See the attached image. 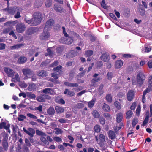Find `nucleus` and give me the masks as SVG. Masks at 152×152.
<instances>
[{
	"label": "nucleus",
	"instance_id": "19",
	"mask_svg": "<svg viewBox=\"0 0 152 152\" xmlns=\"http://www.w3.org/2000/svg\"><path fill=\"white\" fill-rule=\"evenodd\" d=\"M37 74L39 77H45L47 75L46 72L43 70L38 71Z\"/></svg>",
	"mask_w": 152,
	"mask_h": 152
},
{
	"label": "nucleus",
	"instance_id": "24",
	"mask_svg": "<svg viewBox=\"0 0 152 152\" xmlns=\"http://www.w3.org/2000/svg\"><path fill=\"white\" fill-rule=\"evenodd\" d=\"M43 3V0H36L34 4L35 8H38L41 7Z\"/></svg>",
	"mask_w": 152,
	"mask_h": 152
},
{
	"label": "nucleus",
	"instance_id": "35",
	"mask_svg": "<svg viewBox=\"0 0 152 152\" xmlns=\"http://www.w3.org/2000/svg\"><path fill=\"white\" fill-rule=\"evenodd\" d=\"M105 98L106 100L108 102L110 103L112 102V99L111 94H107Z\"/></svg>",
	"mask_w": 152,
	"mask_h": 152
},
{
	"label": "nucleus",
	"instance_id": "9",
	"mask_svg": "<svg viewBox=\"0 0 152 152\" xmlns=\"http://www.w3.org/2000/svg\"><path fill=\"white\" fill-rule=\"evenodd\" d=\"M49 30L48 29L45 30L44 28L42 35L40 36V39L42 40H45L49 38L50 36V33L48 31Z\"/></svg>",
	"mask_w": 152,
	"mask_h": 152
},
{
	"label": "nucleus",
	"instance_id": "25",
	"mask_svg": "<svg viewBox=\"0 0 152 152\" xmlns=\"http://www.w3.org/2000/svg\"><path fill=\"white\" fill-rule=\"evenodd\" d=\"M27 58L25 57L21 56L18 58V62L20 64H23L26 62Z\"/></svg>",
	"mask_w": 152,
	"mask_h": 152
},
{
	"label": "nucleus",
	"instance_id": "53",
	"mask_svg": "<svg viewBox=\"0 0 152 152\" xmlns=\"http://www.w3.org/2000/svg\"><path fill=\"white\" fill-rule=\"evenodd\" d=\"M125 93L124 92H119L117 94V96L119 98H122L124 97Z\"/></svg>",
	"mask_w": 152,
	"mask_h": 152
},
{
	"label": "nucleus",
	"instance_id": "29",
	"mask_svg": "<svg viewBox=\"0 0 152 152\" xmlns=\"http://www.w3.org/2000/svg\"><path fill=\"white\" fill-rule=\"evenodd\" d=\"M47 112L50 115H53L55 113V111L53 107H50L48 109Z\"/></svg>",
	"mask_w": 152,
	"mask_h": 152
},
{
	"label": "nucleus",
	"instance_id": "38",
	"mask_svg": "<svg viewBox=\"0 0 152 152\" xmlns=\"http://www.w3.org/2000/svg\"><path fill=\"white\" fill-rule=\"evenodd\" d=\"M102 109L104 111H109L110 110V108L108 104L104 103L102 106Z\"/></svg>",
	"mask_w": 152,
	"mask_h": 152
},
{
	"label": "nucleus",
	"instance_id": "55",
	"mask_svg": "<svg viewBox=\"0 0 152 152\" xmlns=\"http://www.w3.org/2000/svg\"><path fill=\"white\" fill-rule=\"evenodd\" d=\"M27 116L32 119H37V117L33 114H32L31 113H28L27 114Z\"/></svg>",
	"mask_w": 152,
	"mask_h": 152
},
{
	"label": "nucleus",
	"instance_id": "39",
	"mask_svg": "<svg viewBox=\"0 0 152 152\" xmlns=\"http://www.w3.org/2000/svg\"><path fill=\"white\" fill-rule=\"evenodd\" d=\"M93 53V51L91 50H88L87 51H86L85 53V56L86 57L90 56Z\"/></svg>",
	"mask_w": 152,
	"mask_h": 152
},
{
	"label": "nucleus",
	"instance_id": "20",
	"mask_svg": "<svg viewBox=\"0 0 152 152\" xmlns=\"http://www.w3.org/2000/svg\"><path fill=\"white\" fill-rule=\"evenodd\" d=\"M33 17L35 18L42 20V14L39 12H34L33 15Z\"/></svg>",
	"mask_w": 152,
	"mask_h": 152
},
{
	"label": "nucleus",
	"instance_id": "47",
	"mask_svg": "<svg viewBox=\"0 0 152 152\" xmlns=\"http://www.w3.org/2000/svg\"><path fill=\"white\" fill-rule=\"evenodd\" d=\"M52 4V0H46L45 2V6L47 7H50Z\"/></svg>",
	"mask_w": 152,
	"mask_h": 152
},
{
	"label": "nucleus",
	"instance_id": "22",
	"mask_svg": "<svg viewBox=\"0 0 152 152\" xmlns=\"http://www.w3.org/2000/svg\"><path fill=\"white\" fill-rule=\"evenodd\" d=\"M140 14L142 16H144L145 14V11L143 9L142 6V5H139L138 9Z\"/></svg>",
	"mask_w": 152,
	"mask_h": 152
},
{
	"label": "nucleus",
	"instance_id": "54",
	"mask_svg": "<svg viewBox=\"0 0 152 152\" xmlns=\"http://www.w3.org/2000/svg\"><path fill=\"white\" fill-rule=\"evenodd\" d=\"M113 77V74L112 72H109L107 73V77L108 80H111Z\"/></svg>",
	"mask_w": 152,
	"mask_h": 152
},
{
	"label": "nucleus",
	"instance_id": "59",
	"mask_svg": "<svg viewBox=\"0 0 152 152\" xmlns=\"http://www.w3.org/2000/svg\"><path fill=\"white\" fill-rule=\"evenodd\" d=\"M73 40L71 38H69L68 39L66 40V42H65V43L69 45L71 44L73 42Z\"/></svg>",
	"mask_w": 152,
	"mask_h": 152
},
{
	"label": "nucleus",
	"instance_id": "33",
	"mask_svg": "<svg viewBox=\"0 0 152 152\" xmlns=\"http://www.w3.org/2000/svg\"><path fill=\"white\" fill-rule=\"evenodd\" d=\"M27 96L28 98L32 99H35L36 96L34 94H32L31 92H27Z\"/></svg>",
	"mask_w": 152,
	"mask_h": 152
},
{
	"label": "nucleus",
	"instance_id": "5",
	"mask_svg": "<svg viewBox=\"0 0 152 152\" xmlns=\"http://www.w3.org/2000/svg\"><path fill=\"white\" fill-rule=\"evenodd\" d=\"M23 129L24 132L30 137H33L35 133V130L32 128H29L26 129L23 127Z\"/></svg>",
	"mask_w": 152,
	"mask_h": 152
},
{
	"label": "nucleus",
	"instance_id": "12",
	"mask_svg": "<svg viewBox=\"0 0 152 152\" xmlns=\"http://www.w3.org/2000/svg\"><path fill=\"white\" fill-rule=\"evenodd\" d=\"M62 67L61 65H59L57 66L54 68L53 70L54 72L58 74L59 75L62 74Z\"/></svg>",
	"mask_w": 152,
	"mask_h": 152
},
{
	"label": "nucleus",
	"instance_id": "34",
	"mask_svg": "<svg viewBox=\"0 0 152 152\" xmlns=\"http://www.w3.org/2000/svg\"><path fill=\"white\" fill-rule=\"evenodd\" d=\"M2 145L4 150L6 151L8 149V145L7 141L2 140Z\"/></svg>",
	"mask_w": 152,
	"mask_h": 152
},
{
	"label": "nucleus",
	"instance_id": "15",
	"mask_svg": "<svg viewBox=\"0 0 152 152\" xmlns=\"http://www.w3.org/2000/svg\"><path fill=\"white\" fill-rule=\"evenodd\" d=\"M32 26H36L40 23L41 20L35 18L34 17H33L32 18Z\"/></svg>",
	"mask_w": 152,
	"mask_h": 152
},
{
	"label": "nucleus",
	"instance_id": "64",
	"mask_svg": "<svg viewBox=\"0 0 152 152\" xmlns=\"http://www.w3.org/2000/svg\"><path fill=\"white\" fill-rule=\"evenodd\" d=\"M62 48L61 47H58L56 49V51L57 53H60L62 51Z\"/></svg>",
	"mask_w": 152,
	"mask_h": 152
},
{
	"label": "nucleus",
	"instance_id": "27",
	"mask_svg": "<svg viewBox=\"0 0 152 152\" xmlns=\"http://www.w3.org/2000/svg\"><path fill=\"white\" fill-rule=\"evenodd\" d=\"M56 112L58 113H63L64 110L63 108L59 106H56L55 107Z\"/></svg>",
	"mask_w": 152,
	"mask_h": 152
},
{
	"label": "nucleus",
	"instance_id": "45",
	"mask_svg": "<svg viewBox=\"0 0 152 152\" xmlns=\"http://www.w3.org/2000/svg\"><path fill=\"white\" fill-rule=\"evenodd\" d=\"M138 122V119L137 118H135L133 119L132 122V126L134 127Z\"/></svg>",
	"mask_w": 152,
	"mask_h": 152
},
{
	"label": "nucleus",
	"instance_id": "7",
	"mask_svg": "<svg viewBox=\"0 0 152 152\" xmlns=\"http://www.w3.org/2000/svg\"><path fill=\"white\" fill-rule=\"evenodd\" d=\"M53 8L54 10L58 12L62 13L64 12L63 7L60 4L56 3L54 5Z\"/></svg>",
	"mask_w": 152,
	"mask_h": 152
},
{
	"label": "nucleus",
	"instance_id": "50",
	"mask_svg": "<svg viewBox=\"0 0 152 152\" xmlns=\"http://www.w3.org/2000/svg\"><path fill=\"white\" fill-rule=\"evenodd\" d=\"M4 70L5 73L7 74L8 77H10V68L4 67Z\"/></svg>",
	"mask_w": 152,
	"mask_h": 152
},
{
	"label": "nucleus",
	"instance_id": "32",
	"mask_svg": "<svg viewBox=\"0 0 152 152\" xmlns=\"http://www.w3.org/2000/svg\"><path fill=\"white\" fill-rule=\"evenodd\" d=\"M96 101V99H95L88 102V107L90 108H92L93 107Z\"/></svg>",
	"mask_w": 152,
	"mask_h": 152
},
{
	"label": "nucleus",
	"instance_id": "40",
	"mask_svg": "<svg viewBox=\"0 0 152 152\" xmlns=\"http://www.w3.org/2000/svg\"><path fill=\"white\" fill-rule=\"evenodd\" d=\"M148 89L151 91H152V76H150L149 79Z\"/></svg>",
	"mask_w": 152,
	"mask_h": 152
},
{
	"label": "nucleus",
	"instance_id": "16",
	"mask_svg": "<svg viewBox=\"0 0 152 152\" xmlns=\"http://www.w3.org/2000/svg\"><path fill=\"white\" fill-rule=\"evenodd\" d=\"M53 92L52 89L50 88H45L42 90V93L46 94L52 95Z\"/></svg>",
	"mask_w": 152,
	"mask_h": 152
},
{
	"label": "nucleus",
	"instance_id": "63",
	"mask_svg": "<svg viewBox=\"0 0 152 152\" xmlns=\"http://www.w3.org/2000/svg\"><path fill=\"white\" fill-rule=\"evenodd\" d=\"M109 15L114 20H117V19L115 15L113 13H110L109 14Z\"/></svg>",
	"mask_w": 152,
	"mask_h": 152
},
{
	"label": "nucleus",
	"instance_id": "56",
	"mask_svg": "<svg viewBox=\"0 0 152 152\" xmlns=\"http://www.w3.org/2000/svg\"><path fill=\"white\" fill-rule=\"evenodd\" d=\"M25 143L26 146L30 147L31 146V144L28 139L26 138L25 139Z\"/></svg>",
	"mask_w": 152,
	"mask_h": 152
},
{
	"label": "nucleus",
	"instance_id": "11",
	"mask_svg": "<svg viewBox=\"0 0 152 152\" xmlns=\"http://www.w3.org/2000/svg\"><path fill=\"white\" fill-rule=\"evenodd\" d=\"M134 94V92L132 90H130L128 91L127 95V100L131 101L133 99Z\"/></svg>",
	"mask_w": 152,
	"mask_h": 152
},
{
	"label": "nucleus",
	"instance_id": "30",
	"mask_svg": "<svg viewBox=\"0 0 152 152\" xmlns=\"http://www.w3.org/2000/svg\"><path fill=\"white\" fill-rule=\"evenodd\" d=\"M4 26H9L7 28H4L3 30V32L4 33H7L10 31V21H8L7 22L4 23Z\"/></svg>",
	"mask_w": 152,
	"mask_h": 152
},
{
	"label": "nucleus",
	"instance_id": "18",
	"mask_svg": "<svg viewBox=\"0 0 152 152\" xmlns=\"http://www.w3.org/2000/svg\"><path fill=\"white\" fill-rule=\"evenodd\" d=\"M99 75V74L97 73H95L93 76V77L95 78L91 80V82L92 83H94L96 82L100 81L101 79L99 77H96Z\"/></svg>",
	"mask_w": 152,
	"mask_h": 152
},
{
	"label": "nucleus",
	"instance_id": "1",
	"mask_svg": "<svg viewBox=\"0 0 152 152\" xmlns=\"http://www.w3.org/2000/svg\"><path fill=\"white\" fill-rule=\"evenodd\" d=\"M145 78V76L142 72H140L137 73L136 79L139 86H142Z\"/></svg>",
	"mask_w": 152,
	"mask_h": 152
},
{
	"label": "nucleus",
	"instance_id": "28",
	"mask_svg": "<svg viewBox=\"0 0 152 152\" xmlns=\"http://www.w3.org/2000/svg\"><path fill=\"white\" fill-rule=\"evenodd\" d=\"M19 10L20 9L18 7H10V13L14 14L17 12L18 10Z\"/></svg>",
	"mask_w": 152,
	"mask_h": 152
},
{
	"label": "nucleus",
	"instance_id": "17",
	"mask_svg": "<svg viewBox=\"0 0 152 152\" xmlns=\"http://www.w3.org/2000/svg\"><path fill=\"white\" fill-rule=\"evenodd\" d=\"M108 136L109 138L113 140L116 138V134L115 132L112 130H109L108 132Z\"/></svg>",
	"mask_w": 152,
	"mask_h": 152
},
{
	"label": "nucleus",
	"instance_id": "48",
	"mask_svg": "<svg viewBox=\"0 0 152 152\" xmlns=\"http://www.w3.org/2000/svg\"><path fill=\"white\" fill-rule=\"evenodd\" d=\"M41 140L45 145H47L49 144V142L46 138L44 137H42L41 138Z\"/></svg>",
	"mask_w": 152,
	"mask_h": 152
},
{
	"label": "nucleus",
	"instance_id": "44",
	"mask_svg": "<svg viewBox=\"0 0 152 152\" xmlns=\"http://www.w3.org/2000/svg\"><path fill=\"white\" fill-rule=\"evenodd\" d=\"M92 114L94 117L96 118H99L100 116L99 113L96 110L93 111Z\"/></svg>",
	"mask_w": 152,
	"mask_h": 152
},
{
	"label": "nucleus",
	"instance_id": "31",
	"mask_svg": "<svg viewBox=\"0 0 152 152\" xmlns=\"http://www.w3.org/2000/svg\"><path fill=\"white\" fill-rule=\"evenodd\" d=\"M133 112L131 110L128 111L126 113V117L127 119H129L132 117Z\"/></svg>",
	"mask_w": 152,
	"mask_h": 152
},
{
	"label": "nucleus",
	"instance_id": "26",
	"mask_svg": "<svg viewBox=\"0 0 152 152\" xmlns=\"http://www.w3.org/2000/svg\"><path fill=\"white\" fill-rule=\"evenodd\" d=\"M24 44H19L11 46L10 47V48L12 50L16 49H18L19 48H21V47L24 46Z\"/></svg>",
	"mask_w": 152,
	"mask_h": 152
},
{
	"label": "nucleus",
	"instance_id": "42",
	"mask_svg": "<svg viewBox=\"0 0 152 152\" xmlns=\"http://www.w3.org/2000/svg\"><path fill=\"white\" fill-rule=\"evenodd\" d=\"M26 118V117L22 114L19 115L18 116L17 119L19 121H23Z\"/></svg>",
	"mask_w": 152,
	"mask_h": 152
},
{
	"label": "nucleus",
	"instance_id": "6",
	"mask_svg": "<svg viewBox=\"0 0 152 152\" xmlns=\"http://www.w3.org/2000/svg\"><path fill=\"white\" fill-rule=\"evenodd\" d=\"M16 28L18 32L22 33L25 30L26 27L23 23H18L16 26Z\"/></svg>",
	"mask_w": 152,
	"mask_h": 152
},
{
	"label": "nucleus",
	"instance_id": "49",
	"mask_svg": "<svg viewBox=\"0 0 152 152\" xmlns=\"http://www.w3.org/2000/svg\"><path fill=\"white\" fill-rule=\"evenodd\" d=\"M94 129L96 132H99L101 130L100 126L98 125H96L94 126Z\"/></svg>",
	"mask_w": 152,
	"mask_h": 152
},
{
	"label": "nucleus",
	"instance_id": "58",
	"mask_svg": "<svg viewBox=\"0 0 152 152\" xmlns=\"http://www.w3.org/2000/svg\"><path fill=\"white\" fill-rule=\"evenodd\" d=\"M99 121L100 124L102 125H104L105 124V121L103 117H100L99 118Z\"/></svg>",
	"mask_w": 152,
	"mask_h": 152
},
{
	"label": "nucleus",
	"instance_id": "51",
	"mask_svg": "<svg viewBox=\"0 0 152 152\" xmlns=\"http://www.w3.org/2000/svg\"><path fill=\"white\" fill-rule=\"evenodd\" d=\"M60 75L54 72L53 73H51V76L54 78L56 80L59 77V75Z\"/></svg>",
	"mask_w": 152,
	"mask_h": 152
},
{
	"label": "nucleus",
	"instance_id": "3",
	"mask_svg": "<svg viewBox=\"0 0 152 152\" xmlns=\"http://www.w3.org/2000/svg\"><path fill=\"white\" fill-rule=\"evenodd\" d=\"M51 97L47 94H42L37 96V100L39 102H45L46 99H50Z\"/></svg>",
	"mask_w": 152,
	"mask_h": 152
},
{
	"label": "nucleus",
	"instance_id": "14",
	"mask_svg": "<svg viewBox=\"0 0 152 152\" xmlns=\"http://www.w3.org/2000/svg\"><path fill=\"white\" fill-rule=\"evenodd\" d=\"M64 94H67L70 97L74 96L75 94V93L73 91L70 90L67 88L65 89L64 92Z\"/></svg>",
	"mask_w": 152,
	"mask_h": 152
},
{
	"label": "nucleus",
	"instance_id": "52",
	"mask_svg": "<svg viewBox=\"0 0 152 152\" xmlns=\"http://www.w3.org/2000/svg\"><path fill=\"white\" fill-rule=\"evenodd\" d=\"M101 6L105 9H107V7L106 6L105 4V2L104 0H102L101 3Z\"/></svg>",
	"mask_w": 152,
	"mask_h": 152
},
{
	"label": "nucleus",
	"instance_id": "46",
	"mask_svg": "<svg viewBox=\"0 0 152 152\" xmlns=\"http://www.w3.org/2000/svg\"><path fill=\"white\" fill-rule=\"evenodd\" d=\"M103 116L107 119L110 120L112 118L110 114L108 113H104Z\"/></svg>",
	"mask_w": 152,
	"mask_h": 152
},
{
	"label": "nucleus",
	"instance_id": "2",
	"mask_svg": "<svg viewBox=\"0 0 152 152\" xmlns=\"http://www.w3.org/2000/svg\"><path fill=\"white\" fill-rule=\"evenodd\" d=\"M22 71L26 79L31 78L32 75H34V72L31 69L28 68L22 69Z\"/></svg>",
	"mask_w": 152,
	"mask_h": 152
},
{
	"label": "nucleus",
	"instance_id": "37",
	"mask_svg": "<svg viewBox=\"0 0 152 152\" xmlns=\"http://www.w3.org/2000/svg\"><path fill=\"white\" fill-rule=\"evenodd\" d=\"M114 105L118 110H120L121 108V104L117 101H115L114 102Z\"/></svg>",
	"mask_w": 152,
	"mask_h": 152
},
{
	"label": "nucleus",
	"instance_id": "8",
	"mask_svg": "<svg viewBox=\"0 0 152 152\" xmlns=\"http://www.w3.org/2000/svg\"><path fill=\"white\" fill-rule=\"evenodd\" d=\"M39 29L37 27H30L28 28L26 31V33L28 35H31L32 34L37 32Z\"/></svg>",
	"mask_w": 152,
	"mask_h": 152
},
{
	"label": "nucleus",
	"instance_id": "41",
	"mask_svg": "<svg viewBox=\"0 0 152 152\" xmlns=\"http://www.w3.org/2000/svg\"><path fill=\"white\" fill-rule=\"evenodd\" d=\"M99 138L101 142H104L105 140V138L104 135L102 134H100L99 136Z\"/></svg>",
	"mask_w": 152,
	"mask_h": 152
},
{
	"label": "nucleus",
	"instance_id": "4",
	"mask_svg": "<svg viewBox=\"0 0 152 152\" xmlns=\"http://www.w3.org/2000/svg\"><path fill=\"white\" fill-rule=\"evenodd\" d=\"M54 23L53 19L51 18L48 19L44 27L45 30L48 29V30H50L51 29L52 26L54 24Z\"/></svg>",
	"mask_w": 152,
	"mask_h": 152
},
{
	"label": "nucleus",
	"instance_id": "10",
	"mask_svg": "<svg viewBox=\"0 0 152 152\" xmlns=\"http://www.w3.org/2000/svg\"><path fill=\"white\" fill-rule=\"evenodd\" d=\"M77 51L72 50L66 54V57L68 58H71L77 56Z\"/></svg>",
	"mask_w": 152,
	"mask_h": 152
},
{
	"label": "nucleus",
	"instance_id": "36",
	"mask_svg": "<svg viewBox=\"0 0 152 152\" xmlns=\"http://www.w3.org/2000/svg\"><path fill=\"white\" fill-rule=\"evenodd\" d=\"M11 81H13L15 82L20 81V78L19 77V75L18 73L15 74L14 78H13L12 79Z\"/></svg>",
	"mask_w": 152,
	"mask_h": 152
},
{
	"label": "nucleus",
	"instance_id": "60",
	"mask_svg": "<svg viewBox=\"0 0 152 152\" xmlns=\"http://www.w3.org/2000/svg\"><path fill=\"white\" fill-rule=\"evenodd\" d=\"M47 51L48 53H46V56L49 55L52 56L53 55V53L50 49L48 48L47 49Z\"/></svg>",
	"mask_w": 152,
	"mask_h": 152
},
{
	"label": "nucleus",
	"instance_id": "13",
	"mask_svg": "<svg viewBox=\"0 0 152 152\" xmlns=\"http://www.w3.org/2000/svg\"><path fill=\"white\" fill-rule=\"evenodd\" d=\"M100 58L102 60L105 62H108L110 59L109 55L106 53L102 54Z\"/></svg>",
	"mask_w": 152,
	"mask_h": 152
},
{
	"label": "nucleus",
	"instance_id": "21",
	"mask_svg": "<svg viewBox=\"0 0 152 152\" xmlns=\"http://www.w3.org/2000/svg\"><path fill=\"white\" fill-rule=\"evenodd\" d=\"M123 62L121 60H117L115 62V67L116 69H119L123 65Z\"/></svg>",
	"mask_w": 152,
	"mask_h": 152
},
{
	"label": "nucleus",
	"instance_id": "23",
	"mask_svg": "<svg viewBox=\"0 0 152 152\" xmlns=\"http://www.w3.org/2000/svg\"><path fill=\"white\" fill-rule=\"evenodd\" d=\"M123 118V114L120 112L117 113L116 117V121L118 123H119L122 121Z\"/></svg>",
	"mask_w": 152,
	"mask_h": 152
},
{
	"label": "nucleus",
	"instance_id": "62",
	"mask_svg": "<svg viewBox=\"0 0 152 152\" xmlns=\"http://www.w3.org/2000/svg\"><path fill=\"white\" fill-rule=\"evenodd\" d=\"M53 140L57 142H60L62 141L61 139L58 137H55L53 138Z\"/></svg>",
	"mask_w": 152,
	"mask_h": 152
},
{
	"label": "nucleus",
	"instance_id": "43",
	"mask_svg": "<svg viewBox=\"0 0 152 152\" xmlns=\"http://www.w3.org/2000/svg\"><path fill=\"white\" fill-rule=\"evenodd\" d=\"M54 130H56L55 133L57 135L59 134H61L63 132L62 130L61 129L58 128H56L54 129Z\"/></svg>",
	"mask_w": 152,
	"mask_h": 152
},
{
	"label": "nucleus",
	"instance_id": "57",
	"mask_svg": "<svg viewBox=\"0 0 152 152\" xmlns=\"http://www.w3.org/2000/svg\"><path fill=\"white\" fill-rule=\"evenodd\" d=\"M24 20L26 22L28 23V24H31L32 26V18L31 19H29L27 18H25Z\"/></svg>",
	"mask_w": 152,
	"mask_h": 152
},
{
	"label": "nucleus",
	"instance_id": "61",
	"mask_svg": "<svg viewBox=\"0 0 152 152\" xmlns=\"http://www.w3.org/2000/svg\"><path fill=\"white\" fill-rule=\"evenodd\" d=\"M20 11V10H18L17 12L16 13V14L14 16V17L15 18L17 19L21 17Z\"/></svg>",
	"mask_w": 152,
	"mask_h": 152
}]
</instances>
